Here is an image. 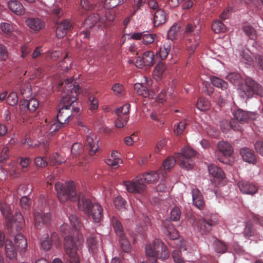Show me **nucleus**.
Here are the masks:
<instances>
[{
	"label": "nucleus",
	"mask_w": 263,
	"mask_h": 263,
	"mask_svg": "<svg viewBox=\"0 0 263 263\" xmlns=\"http://www.w3.org/2000/svg\"><path fill=\"white\" fill-rule=\"evenodd\" d=\"M196 152L190 147H185L181 149L175 158L173 157H167L163 162L162 168L160 170L170 171L177 161L181 167L190 170L193 167L194 160L196 159Z\"/></svg>",
	"instance_id": "obj_1"
},
{
	"label": "nucleus",
	"mask_w": 263,
	"mask_h": 263,
	"mask_svg": "<svg viewBox=\"0 0 263 263\" xmlns=\"http://www.w3.org/2000/svg\"><path fill=\"white\" fill-rule=\"evenodd\" d=\"M71 96H62L57 114V121L61 123H66L71 119L73 114H77L80 111V108L76 106V92H70Z\"/></svg>",
	"instance_id": "obj_2"
},
{
	"label": "nucleus",
	"mask_w": 263,
	"mask_h": 263,
	"mask_svg": "<svg viewBox=\"0 0 263 263\" xmlns=\"http://www.w3.org/2000/svg\"><path fill=\"white\" fill-rule=\"evenodd\" d=\"M159 174L165 176L162 171L159 170L158 172H151L144 174L142 177L137 176L132 181H124L123 184L126 186L127 191L132 193L141 194L146 189V183H153L159 179Z\"/></svg>",
	"instance_id": "obj_3"
},
{
	"label": "nucleus",
	"mask_w": 263,
	"mask_h": 263,
	"mask_svg": "<svg viewBox=\"0 0 263 263\" xmlns=\"http://www.w3.org/2000/svg\"><path fill=\"white\" fill-rule=\"evenodd\" d=\"M78 209L89 217H91L95 222H99L103 218V209L100 204L93 203L91 200L80 194L78 198Z\"/></svg>",
	"instance_id": "obj_4"
},
{
	"label": "nucleus",
	"mask_w": 263,
	"mask_h": 263,
	"mask_svg": "<svg viewBox=\"0 0 263 263\" xmlns=\"http://www.w3.org/2000/svg\"><path fill=\"white\" fill-rule=\"evenodd\" d=\"M145 253L152 263H156L158 258L166 259L170 256L166 246L158 239H155L152 244L146 246Z\"/></svg>",
	"instance_id": "obj_5"
},
{
	"label": "nucleus",
	"mask_w": 263,
	"mask_h": 263,
	"mask_svg": "<svg viewBox=\"0 0 263 263\" xmlns=\"http://www.w3.org/2000/svg\"><path fill=\"white\" fill-rule=\"evenodd\" d=\"M55 190L61 202L64 203L68 201H75L77 199V193L73 181L68 182L65 184L57 182Z\"/></svg>",
	"instance_id": "obj_6"
},
{
	"label": "nucleus",
	"mask_w": 263,
	"mask_h": 263,
	"mask_svg": "<svg viewBox=\"0 0 263 263\" xmlns=\"http://www.w3.org/2000/svg\"><path fill=\"white\" fill-rule=\"evenodd\" d=\"M82 246L81 241H76L72 236H68L64 238V249L69 258L70 263H80L79 251Z\"/></svg>",
	"instance_id": "obj_7"
},
{
	"label": "nucleus",
	"mask_w": 263,
	"mask_h": 263,
	"mask_svg": "<svg viewBox=\"0 0 263 263\" xmlns=\"http://www.w3.org/2000/svg\"><path fill=\"white\" fill-rule=\"evenodd\" d=\"M240 89L247 97H251L254 95H256L263 98L262 86L250 78L246 79L245 84L240 86Z\"/></svg>",
	"instance_id": "obj_8"
},
{
	"label": "nucleus",
	"mask_w": 263,
	"mask_h": 263,
	"mask_svg": "<svg viewBox=\"0 0 263 263\" xmlns=\"http://www.w3.org/2000/svg\"><path fill=\"white\" fill-rule=\"evenodd\" d=\"M197 26L192 24H187L186 26L185 32L189 34H194L195 37L194 38H190L187 40L186 46L187 52L190 57H191L195 52L197 47L199 45V30L200 27L197 28Z\"/></svg>",
	"instance_id": "obj_9"
},
{
	"label": "nucleus",
	"mask_w": 263,
	"mask_h": 263,
	"mask_svg": "<svg viewBox=\"0 0 263 263\" xmlns=\"http://www.w3.org/2000/svg\"><path fill=\"white\" fill-rule=\"evenodd\" d=\"M217 223L216 216L211 215L203 218L199 219L196 222L197 230L202 235L208 234L211 230L212 227Z\"/></svg>",
	"instance_id": "obj_10"
},
{
	"label": "nucleus",
	"mask_w": 263,
	"mask_h": 263,
	"mask_svg": "<svg viewBox=\"0 0 263 263\" xmlns=\"http://www.w3.org/2000/svg\"><path fill=\"white\" fill-rule=\"evenodd\" d=\"M155 63V54L152 51H147L143 53L142 57H139L135 62V66L138 68L144 66L151 67Z\"/></svg>",
	"instance_id": "obj_11"
},
{
	"label": "nucleus",
	"mask_w": 263,
	"mask_h": 263,
	"mask_svg": "<svg viewBox=\"0 0 263 263\" xmlns=\"http://www.w3.org/2000/svg\"><path fill=\"white\" fill-rule=\"evenodd\" d=\"M235 119L240 123H245L249 120H254L256 118V114L248 112L242 109H237L233 112Z\"/></svg>",
	"instance_id": "obj_12"
},
{
	"label": "nucleus",
	"mask_w": 263,
	"mask_h": 263,
	"mask_svg": "<svg viewBox=\"0 0 263 263\" xmlns=\"http://www.w3.org/2000/svg\"><path fill=\"white\" fill-rule=\"evenodd\" d=\"M98 234L88 233L86 238V245L89 252L92 254L97 252L99 248Z\"/></svg>",
	"instance_id": "obj_13"
},
{
	"label": "nucleus",
	"mask_w": 263,
	"mask_h": 263,
	"mask_svg": "<svg viewBox=\"0 0 263 263\" xmlns=\"http://www.w3.org/2000/svg\"><path fill=\"white\" fill-rule=\"evenodd\" d=\"M34 216V226L37 229H40L44 224H48L51 220V215L49 213L35 212Z\"/></svg>",
	"instance_id": "obj_14"
},
{
	"label": "nucleus",
	"mask_w": 263,
	"mask_h": 263,
	"mask_svg": "<svg viewBox=\"0 0 263 263\" xmlns=\"http://www.w3.org/2000/svg\"><path fill=\"white\" fill-rule=\"evenodd\" d=\"M72 28V25L69 20H65L58 24L56 30L57 37L61 39L66 35Z\"/></svg>",
	"instance_id": "obj_15"
},
{
	"label": "nucleus",
	"mask_w": 263,
	"mask_h": 263,
	"mask_svg": "<svg viewBox=\"0 0 263 263\" xmlns=\"http://www.w3.org/2000/svg\"><path fill=\"white\" fill-rule=\"evenodd\" d=\"M31 31L37 32L45 27V22L40 18L29 17L25 21Z\"/></svg>",
	"instance_id": "obj_16"
},
{
	"label": "nucleus",
	"mask_w": 263,
	"mask_h": 263,
	"mask_svg": "<svg viewBox=\"0 0 263 263\" xmlns=\"http://www.w3.org/2000/svg\"><path fill=\"white\" fill-rule=\"evenodd\" d=\"M237 185L241 192L243 194L253 195L258 190L257 187L254 184L246 180L239 181Z\"/></svg>",
	"instance_id": "obj_17"
},
{
	"label": "nucleus",
	"mask_w": 263,
	"mask_h": 263,
	"mask_svg": "<svg viewBox=\"0 0 263 263\" xmlns=\"http://www.w3.org/2000/svg\"><path fill=\"white\" fill-rule=\"evenodd\" d=\"M164 234L171 239L175 240L179 236L178 231L170 220L166 219L162 222Z\"/></svg>",
	"instance_id": "obj_18"
},
{
	"label": "nucleus",
	"mask_w": 263,
	"mask_h": 263,
	"mask_svg": "<svg viewBox=\"0 0 263 263\" xmlns=\"http://www.w3.org/2000/svg\"><path fill=\"white\" fill-rule=\"evenodd\" d=\"M73 79L70 78L65 80L64 83L66 85V86H65V90L62 93V96H67V94H69L68 96L69 97L71 96V92H76V96L79 93L80 87L78 85H76L74 83L72 85Z\"/></svg>",
	"instance_id": "obj_19"
},
{
	"label": "nucleus",
	"mask_w": 263,
	"mask_h": 263,
	"mask_svg": "<svg viewBox=\"0 0 263 263\" xmlns=\"http://www.w3.org/2000/svg\"><path fill=\"white\" fill-rule=\"evenodd\" d=\"M193 203L199 209L203 208L204 201L200 191L196 189H193L192 191Z\"/></svg>",
	"instance_id": "obj_20"
},
{
	"label": "nucleus",
	"mask_w": 263,
	"mask_h": 263,
	"mask_svg": "<svg viewBox=\"0 0 263 263\" xmlns=\"http://www.w3.org/2000/svg\"><path fill=\"white\" fill-rule=\"evenodd\" d=\"M243 160L250 163L254 164L256 162L254 151L248 148H243L240 151Z\"/></svg>",
	"instance_id": "obj_21"
},
{
	"label": "nucleus",
	"mask_w": 263,
	"mask_h": 263,
	"mask_svg": "<svg viewBox=\"0 0 263 263\" xmlns=\"http://www.w3.org/2000/svg\"><path fill=\"white\" fill-rule=\"evenodd\" d=\"M15 247L21 252L26 251L27 246V240L24 236L19 233L17 234L14 238Z\"/></svg>",
	"instance_id": "obj_22"
},
{
	"label": "nucleus",
	"mask_w": 263,
	"mask_h": 263,
	"mask_svg": "<svg viewBox=\"0 0 263 263\" xmlns=\"http://www.w3.org/2000/svg\"><path fill=\"white\" fill-rule=\"evenodd\" d=\"M171 49V42L167 41L164 42L163 46L160 47L158 51L156 52V57H159L163 60L166 59Z\"/></svg>",
	"instance_id": "obj_23"
},
{
	"label": "nucleus",
	"mask_w": 263,
	"mask_h": 263,
	"mask_svg": "<svg viewBox=\"0 0 263 263\" xmlns=\"http://www.w3.org/2000/svg\"><path fill=\"white\" fill-rule=\"evenodd\" d=\"M8 7L12 12L17 15H23L25 13V9L20 1H8Z\"/></svg>",
	"instance_id": "obj_24"
},
{
	"label": "nucleus",
	"mask_w": 263,
	"mask_h": 263,
	"mask_svg": "<svg viewBox=\"0 0 263 263\" xmlns=\"http://www.w3.org/2000/svg\"><path fill=\"white\" fill-rule=\"evenodd\" d=\"M217 148L224 156H230L233 152L230 144L224 141H220L217 144Z\"/></svg>",
	"instance_id": "obj_25"
},
{
	"label": "nucleus",
	"mask_w": 263,
	"mask_h": 263,
	"mask_svg": "<svg viewBox=\"0 0 263 263\" xmlns=\"http://www.w3.org/2000/svg\"><path fill=\"white\" fill-rule=\"evenodd\" d=\"M210 81L212 84L217 87L221 89L222 90H226V92L228 94L230 90L228 89V84L224 80L217 78L215 76H212L210 77Z\"/></svg>",
	"instance_id": "obj_26"
},
{
	"label": "nucleus",
	"mask_w": 263,
	"mask_h": 263,
	"mask_svg": "<svg viewBox=\"0 0 263 263\" xmlns=\"http://www.w3.org/2000/svg\"><path fill=\"white\" fill-rule=\"evenodd\" d=\"M166 22V14L162 9H158L154 13V24L155 26H159Z\"/></svg>",
	"instance_id": "obj_27"
},
{
	"label": "nucleus",
	"mask_w": 263,
	"mask_h": 263,
	"mask_svg": "<svg viewBox=\"0 0 263 263\" xmlns=\"http://www.w3.org/2000/svg\"><path fill=\"white\" fill-rule=\"evenodd\" d=\"M12 222H15L18 228H22L25 224L24 218L22 214L20 212H16L13 218L11 217L9 221H7L8 227L11 226Z\"/></svg>",
	"instance_id": "obj_28"
},
{
	"label": "nucleus",
	"mask_w": 263,
	"mask_h": 263,
	"mask_svg": "<svg viewBox=\"0 0 263 263\" xmlns=\"http://www.w3.org/2000/svg\"><path fill=\"white\" fill-rule=\"evenodd\" d=\"M5 251L7 257L10 259L16 258L17 255L16 251L11 240L8 239L6 240Z\"/></svg>",
	"instance_id": "obj_29"
},
{
	"label": "nucleus",
	"mask_w": 263,
	"mask_h": 263,
	"mask_svg": "<svg viewBox=\"0 0 263 263\" xmlns=\"http://www.w3.org/2000/svg\"><path fill=\"white\" fill-rule=\"evenodd\" d=\"M101 17L98 14H92L90 15L84 23V27L86 29L91 28L97 23H100Z\"/></svg>",
	"instance_id": "obj_30"
},
{
	"label": "nucleus",
	"mask_w": 263,
	"mask_h": 263,
	"mask_svg": "<svg viewBox=\"0 0 263 263\" xmlns=\"http://www.w3.org/2000/svg\"><path fill=\"white\" fill-rule=\"evenodd\" d=\"M208 170L210 174L214 178L222 179L224 177V172L219 167L214 164H211L208 166Z\"/></svg>",
	"instance_id": "obj_31"
},
{
	"label": "nucleus",
	"mask_w": 263,
	"mask_h": 263,
	"mask_svg": "<svg viewBox=\"0 0 263 263\" xmlns=\"http://www.w3.org/2000/svg\"><path fill=\"white\" fill-rule=\"evenodd\" d=\"M86 147L90 156L96 154L99 149V146L96 144L93 138L89 136H87L86 138Z\"/></svg>",
	"instance_id": "obj_32"
},
{
	"label": "nucleus",
	"mask_w": 263,
	"mask_h": 263,
	"mask_svg": "<svg viewBox=\"0 0 263 263\" xmlns=\"http://www.w3.org/2000/svg\"><path fill=\"white\" fill-rule=\"evenodd\" d=\"M134 89L136 93L143 97H148L150 96V91L147 88L141 83H137L134 86Z\"/></svg>",
	"instance_id": "obj_33"
},
{
	"label": "nucleus",
	"mask_w": 263,
	"mask_h": 263,
	"mask_svg": "<svg viewBox=\"0 0 263 263\" xmlns=\"http://www.w3.org/2000/svg\"><path fill=\"white\" fill-rule=\"evenodd\" d=\"M166 69V66L164 63L160 62L156 65L153 71L154 77L156 80L160 79Z\"/></svg>",
	"instance_id": "obj_34"
},
{
	"label": "nucleus",
	"mask_w": 263,
	"mask_h": 263,
	"mask_svg": "<svg viewBox=\"0 0 263 263\" xmlns=\"http://www.w3.org/2000/svg\"><path fill=\"white\" fill-rule=\"evenodd\" d=\"M0 210L5 219L9 221L12 216L10 205L4 202H0Z\"/></svg>",
	"instance_id": "obj_35"
},
{
	"label": "nucleus",
	"mask_w": 263,
	"mask_h": 263,
	"mask_svg": "<svg viewBox=\"0 0 263 263\" xmlns=\"http://www.w3.org/2000/svg\"><path fill=\"white\" fill-rule=\"evenodd\" d=\"M84 147L81 143L76 142L73 144L71 149V153L73 157H77L83 154Z\"/></svg>",
	"instance_id": "obj_36"
},
{
	"label": "nucleus",
	"mask_w": 263,
	"mask_h": 263,
	"mask_svg": "<svg viewBox=\"0 0 263 263\" xmlns=\"http://www.w3.org/2000/svg\"><path fill=\"white\" fill-rule=\"evenodd\" d=\"M111 222L115 233L119 236L123 235V228L121 222L116 217L111 218Z\"/></svg>",
	"instance_id": "obj_37"
},
{
	"label": "nucleus",
	"mask_w": 263,
	"mask_h": 263,
	"mask_svg": "<svg viewBox=\"0 0 263 263\" xmlns=\"http://www.w3.org/2000/svg\"><path fill=\"white\" fill-rule=\"evenodd\" d=\"M115 18L114 15L111 14L110 11L106 12V15L101 17L100 24L104 27H108L110 25L112 21Z\"/></svg>",
	"instance_id": "obj_38"
},
{
	"label": "nucleus",
	"mask_w": 263,
	"mask_h": 263,
	"mask_svg": "<svg viewBox=\"0 0 263 263\" xmlns=\"http://www.w3.org/2000/svg\"><path fill=\"white\" fill-rule=\"evenodd\" d=\"M157 35L155 33H148L144 32L142 36V42L145 45L150 44L153 43L156 41Z\"/></svg>",
	"instance_id": "obj_39"
},
{
	"label": "nucleus",
	"mask_w": 263,
	"mask_h": 263,
	"mask_svg": "<svg viewBox=\"0 0 263 263\" xmlns=\"http://www.w3.org/2000/svg\"><path fill=\"white\" fill-rule=\"evenodd\" d=\"M212 29L216 33H218L224 32L226 30V27L220 21L215 20L212 23Z\"/></svg>",
	"instance_id": "obj_40"
},
{
	"label": "nucleus",
	"mask_w": 263,
	"mask_h": 263,
	"mask_svg": "<svg viewBox=\"0 0 263 263\" xmlns=\"http://www.w3.org/2000/svg\"><path fill=\"white\" fill-rule=\"evenodd\" d=\"M180 30V26L178 24H174L169 29L167 32L168 41H173L175 39L178 32Z\"/></svg>",
	"instance_id": "obj_41"
},
{
	"label": "nucleus",
	"mask_w": 263,
	"mask_h": 263,
	"mask_svg": "<svg viewBox=\"0 0 263 263\" xmlns=\"http://www.w3.org/2000/svg\"><path fill=\"white\" fill-rule=\"evenodd\" d=\"M210 106V102L204 98H200L196 104L197 108L202 111L208 109Z\"/></svg>",
	"instance_id": "obj_42"
},
{
	"label": "nucleus",
	"mask_w": 263,
	"mask_h": 263,
	"mask_svg": "<svg viewBox=\"0 0 263 263\" xmlns=\"http://www.w3.org/2000/svg\"><path fill=\"white\" fill-rule=\"evenodd\" d=\"M120 237V243L122 250L126 253H128L130 251L132 247L130 245L129 241L125 237V236L122 235Z\"/></svg>",
	"instance_id": "obj_43"
},
{
	"label": "nucleus",
	"mask_w": 263,
	"mask_h": 263,
	"mask_svg": "<svg viewBox=\"0 0 263 263\" xmlns=\"http://www.w3.org/2000/svg\"><path fill=\"white\" fill-rule=\"evenodd\" d=\"M52 243L51 242L48 236L43 237L41 239L40 247L45 251H49L52 247Z\"/></svg>",
	"instance_id": "obj_44"
},
{
	"label": "nucleus",
	"mask_w": 263,
	"mask_h": 263,
	"mask_svg": "<svg viewBox=\"0 0 263 263\" xmlns=\"http://www.w3.org/2000/svg\"><path fill=\"white\" fill-rule=\"evenodd\" d=\"M213 246L216 252L219 253H223L226 252L227 247L222 242L215 239Z\"/></svg>",
	"instance_id": "obj_45"
},
{
	"label": "nucleus",
	"mask_w": 263,
	"mask_h": 263,
	"mask_svg": "<svg viewBox=\"0 0 263 263\" xmlns=\"http://www.w3.org/2000/svg\"><path fill=\"white\" fill-rule=\"evenodd\" d=\"M20 93L23 98H27L31 95V88L29 84H22L20 87Z\"/></svg>",
	"instance_id": "obj_46"
},
{
	"label": "nucleus",
	"mask_w": 263,
	"mask_h": 263,
	"mask_svg": "<svg viewBox=\"0 0 263 263\" xmlns=\"http://www.w3.org/2000/svg\"><path fill=\"white\" fill-rule=\"evenodd\" d=\"M25 105H28V109L30 112H34L38 108L39 105V101L34 98H31L27 102H25Z\"/></svg>",
	"instance_id": "obj_47"
},
{
	"label": "nucleus",
	"mask_w": 263,
	"mask_h": 263,
	"mask_svg": "<svg viewBox=\"0 0 263 263\" xmlns=\"http://www.w3.org/2000/svg\"><path fill=\"white\" fill-rule=\"evenodd\" d=\"M242 30L246 34L251 40L256 39V31L251 26L245 25L242 27Z\"/></svg>",
	"instance_id": "obj_48"
},
{
	"label": "nucleus",
	"mask_w": 263,
	"mask_h": 263,
	"mask_svg": "<svg viewBox=\"0 0 263 263\" xmlns=\"http://www.w3.org/2000/svg\"><path fill=\"white\" fill-rule=\"evenodd\" d=\"M255 231L253 228V224L250 221L246 223L243 234L245 237H251L255 234Z\"/></svg>",
	"instance_id": "obj_49"
},
{
	"label": "nucleus",
	"mask_w": 263,
	"mask_h": 263,
	"mask_svg": "<svg viewBox=\"0 0 263 263\" xmlns=\"http://www.w3.org/2000/svg\"><path fill=\"white\" fill-rule=\"evenodd\" d=\"M227 79L233 84H238L239 83L240 81L241 80V77L240 74L236 72H232L229 73L227 77Z\"/></svg>",
	"instance_id": "obj_50"
},
{
	"label": "nucleus",
	"mask_w": 263,
	"mask_h": 263,
	"mask_svg": "<svg viewBox=\"0 0 263 263\" xmlns=\"http://www.w3.org/2000/svg\"><path fill=\"white\" fill-rule=\"evenodd\" d=\"M0 28L1 30L8 35L12 33L13 27L11 24L8 23H2L1 24Z\"/></svg>",
	"instance_id": "obj_51"
},
{
	"label": "nucleus",
	"mask_w": 263,
	"mask_h": 263,
	"mask_svg": "<svg viewBox=\"0 0 263 263\" xmlns=\"http://www.w3.org/2000/svg\"><path fill=\"white\" fill-rule=\"evenodd\" d=\"M71 61L67 58V55H66L63 61L59 63V66L64 71H68L71 68Z\"/></svg>",
	"instance_id": "obj_52"
},
{
	"label": "nucleus",
	"mask_w": 263,
	"mask_h": 263,
	"mask_svg": "<svg viewBox=\"0 0 263 263\" xmlns=\"http://www.w3.org/2000/svg\"><path fill=\"white\" fill-rule=\"evenodd\" d=\"M34 163L37 167L40 168L45 167L48 165V162L46 158L40 156L35 158Z\"/></svg>",
	"instance_id": "obj_53"
},
{
	"label": "nucleus",
	"mask_w": 263,
	"mask_h": 263,
	"mask_svg": "<svg viewBox=\"0 0 263 263\" xmlns=\"http://www.w3.org/2000/svg\"><path fill=\"white\" fill-rule=\"evenodd\" d=\"M17 95L15 92L10 93L7 98V103L11 106H14L17 104L18 102Z\"/></svg>",
	"instance_id": "obj_54"
},
{
	"label": "nucleus",
	"mask_w": 263,
	"mask_h": 263,
	"mask_svg": "<svg viewBox=\"0 0 263 263\" xmlns=\"http://www.w3.org/2000/svg\"><path fill=\"white\" fill-rule=\"evenodd\" d=\"M89 109L91 111L97 110L98 108L99 102L97 98L91 96L89 97Z\"/></svg>",
	"instance_id": "obj_55"
},
{
	"label": "nucleus",
	"mask_w": 263,
	"mask_h": 263,
	"mask_svg": "<svg viewBox=\"0 0 263 263\" xmlns=\"http://www.w3.org/2000/svg\"><path fill=\"white\" fill-rule=\"evenodd\" d=\"M69 219L72 227L77 231L79 230L81 227V223L77 217L74 215H71L69 217Z\"/></svg>",
	"instance_id": "obj_56"
},
{
	"label": "nucleus",
	"mask_w": 263,
	"mask_h": 263,
	"mask_svg": "<svg viewBox=\"0 0 263 263\" xmlns=\"http://www.w3.org/2000/svg\"><path fill=\"white\" fill-rule=\"evenodd\" d=\"M128 118V116H125L123 118H122L121 117H118L115 121V126L119 128L123 127L127 123Z\"/></svg>",
	"instance_id": "obj_57"
},
{
	"label": "nucleus",
	"mask_w": 263,
	"mask_h": 263,
	"mask_svg": "<svg viewBox=\"0 0 263 263\" xmlns=\"http://www.w3.org/2000/svg\"><path fill=\"white\" fill-rule=\"evenodd\" d=\"M187 124V123L185 120L180 121L174 130L175 133L177 135L182 134Z\"/></svg>",
	"instance_id": "obj_58"
},
{
	"label": "nucleus",
	"mask_w": 263,
	"mask_h": 263,
	"mask_svg": "<svg viewBox=\"0 0 263 263\" xmlns=\"http://www.w3.org/2000/svg\"><path fill=\"white\" fill-rule=\"evenodd\" d=\"M241 56L242 61L246 63L253 61L252 53L249 50H243L241 54Z\"/></svg>",
	"instance_id": "obj_59"
},
{
	"label": "nucleus",
	"mask_w": 263,
	"mask_h": 263,
	"mask_svg": "<svg viewBox=\"0 0 263 263\" xmlns=\"http://www.w3.org/2000/svg\"><path fill=\"white\" fill-rule=\"evenodd\" d=\"M181 211L177 207L174 208L171 212L170 219L173 221L179 220L180 217Z\"/></svg>",
	"instance_id": "obj_60"
},
{
	"label": "nucleus",
	"mask_w": 263,
	"mask_h": 263,
	"mask_svg": "<svg viewBox=\"0 0 263 263\" xmlns=\"http://www.w3.org/2000/svg\"><path fill=\"white\" fill-rule=\"evenodd\" d=\"M126 202L124 199L121 196L117 197L114 200L115 206L119 209L124 208Z\"/></svg>",
	"instance_id": "obj_61"
},
{
	"label": "nucleus",
	"mask_w": 263,
	"mask_h": 263,
	"mask_svg": "<svg viewBox=\"0 0 263 263\" xmlns=\"http://www.w3.org/2000/svg\"><path fill=\"white\" fill-rule=\"evenodd\" d=\"M51 242L56 247H59L61 245V240L58 234L56 232L51 233L50 237L49 238Z\"/></svg>",
	"instance_id": "obj_62"
},
{
	"label": "nucleus",
	"mask_w": 263,
	"mask_h": 263,
	"mask_svg": "<svg viewBox=\"0 0 263 263\" xmlns=\"http://www.w3.org/2000/svg\"><path fill=\"white\" fill-rule=\"evenodd\" d=\"M20 203L23 208L27 210L30 206L31 201L27 196H24L21 198Z\"/></svg>",
	"instance_id": "obj_63"
},
{
	"label": "nucleus",
	"mask_w": 263,
	"mask_h": 263,
	"mask_svg": "<svg viewBox=\"0 0 263 263\" xmlns=\"http://www.w3.org/2000/svg\"><path fill=\"white\" fill-rule=\"evenodd\" d=\"M173 258L175 263H185L181 256V252L179 250H174L172 253Z\"/></svg>",
	"instance_id": "obj_64"
}]
</instances>
